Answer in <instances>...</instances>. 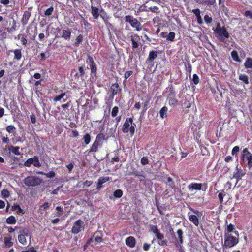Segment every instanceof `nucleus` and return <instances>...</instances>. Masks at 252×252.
<instances>
[{
    "instance_id": "1",
    "label": "nucleus",
    "mask_w": 252,
    "mask_h": 252,
    "mask_svg": "<svg viewBox=\"0 0 252 252\" xmlns=\"http://www.w3.org/2000/svg\"><path fill=\"white\" fill-rule=\"evenodd\" d=\"M104 130V126H103L100 130L101 133L97 135L95 141L89 150V152H96L98 151V147L102 145V142L103 141H106L108 140V137H106L105 135L103 133Z\"/></svg>"
},
{
    "instance_id": "2",
    "label": "nucleus",
    "mask_w": 252,
    "mask_h": 252,
    "mask_svg": "<svg viewBox=\"0 0 252 252\" xmlns=\"http://www.w3.org/2000/svg\"><path fill=\"white\" fill-rule=\"evenodd\" d=\"M149 227L151 232H152L155 235L156 238L158 240V244L160 246H166L168 245V241L167 240H163L164 236L161 233L157 225L150 224Z\"/></svg>"
},
{
    "instance_id": "3",
    "label": "nucleus",
    "mask_w": 252,
    "mask_h": 252,
    "mask_svg": "<svg viewBox=\"0 0 252 252\" xmlns=\"http://www.w3.org/2000/svg\"><path fill=\"white\" fill-rule=\"evenodd\" d=\"M216 33L217 38L222 42H225V38H229L230 37L229 33L224 27H221L220 23H218L217 27L214 30Z\"/></svg>"
},
{
    "instance_id": "4",
    "label": "nucleus",
    "mask_w": 252,
    "mask_h": 252,
    "mask_svg": "<svg viewBox=\"0 0 252 252\" xmlns=\"http://www.w3.org/2000/svg\"><path fill=\"white\" fill-rule=\"evenodd\" d=\"M135 124H133V119L132 118H127L123 126L122 131L125 133L129 132L130 135L133 136L135 132Z\"/></svg>"
},
{
    "instance_id": "5",
    "label": "nucleus",
    "mask_w": 252,
    "mask_h": 252,
    "mask_svg": "<svg viewBox=\"0 0 252 252\" xmlns=\"http://www.w3.org/2000/svg\"><path fill=\"white\" fill-rule=\"evenodd\" d=\"M18 238L19 243L24 246H28L31 243V237L27 228L22 230V234L19 235Z\"/></svg>"
},
{
    "instance_id": "6",
    "label": "nucleus",
    "mask_w": 252,
    "mask_h": 252,
    "mask_svg": "<svg viewBox=\"0 0 252 252\" xmlns=\"http://www.w3.org/2000/svg\"><path fill=\"white\" fill-rule=\"evenodd\" d=\"M23 183L28 187H35L39 185L41 180L38 177L29 176L23 180Z\"/></svg>"
},
{
    "instance_id": "7",
    "label": "nucleus",
    "mask_w": 252,
    "mask_h": 252,
    "mask_svg": "<svg viewBox=\"0 0 252 252\" xmlns=\"http://www.w3.org/2000/svg\"><path fill=\"white\" fill-rule=\"evenodd\" d=\"M167 100L170 106L173 108L176 107L178 104V100L176 98V93L172 87L169 90Z\"/></svg>"
},
{
    "instance_id": "8",
    "label": "nucleus",
    "mask_w": 252,
    "mask_h": 252,
    "mask_svg": "<svg viewBox=\"0 0 252 252\" xmlns=\"http://www.w3.org/2000/svg\"><path fill=\"white\" fill-rule=\"evenodd\" d=\"M238 242V238L232 236L231 235L225 234L224 236V243L223 245V247L225 248H231L237 244Z\"/></svg>"
},
{
    "instance_id": "9",
    "label": "nucleus",
    "mask_w": 252,
    "mask_h": 252,
    "mask_svg": "<svg viewBox=\"0 0 252 252\" xmlns=\"http://www.w3.org/2000/svg\"><path fill=\"white\" fill-rule=\"evenodd\" d=\"M125 20L126 22L129 23L131 26L135 28L136 31H140L142 30L141 24L136 18H133L130 15H126Z\"/></svg>"
},
{
    "instance_id": "10",
    "label": "nucleus",
    "mask_w": 252,
    "mask_h": 252,
    "mask_svg": "<svg viewBox=\"0 0 252 252\" xmlns=\"http://www.w3.org/2000/svg\"><path fill=\"white\" fill-rule=\"evenodd\" d=\"M241 159L244 162L245 161L247 162V165L249 169L252 168V154L248 151L247 148L243 150Z\"/></svg>"
},
{
    "instance_id": "11",
    "label": "nucleus",
    "mask_w": 252,
    "mask_h": 252,
    "mask_svg": "<svg viewBox=\"0 0 252 252\" xmlns=\"http://www.w3.org/2000/svg\"><path fill=\"white\" fill-rule=\"evenodd\" d=\"M84 229V223L81 220H77L74 223L71 230V233L77 234Z\"/></svg>"
},
{
    "instance_id": "12",
    "label": "nucleus",
    "mask_w": 252,
    "mask_h": 252,
    "mask_svg": "<svg viewBox=\"0 0 252 252\" xmlns=\"http://www.w3.org/2000/svg\"><path fill=\"white\" fill-rule=\"evenodd\" d=\"M32 164L36 167L41 166V165L37 156L28 158L24 163V165L26 167H30Z\"/></svg>"
},
{
    "instance_id": "13",
    "label": "nucleus",
    "mask_w": 252,
    "mask_h": 252,
    "mask_svg": "<svg viewBox=\"0 0 252 252\" xmlns=\"http://www.w3.org/2000/svg\"><path fill=\"white\" fill-rule=\"evenodd\" d=\"M86 63L89 65L91 70V73L95 75L97 72V66L95 63L94 62L93 58L90 55L87 56V60Z\"/></svg>"
},
{
    "instance_id": "14",
    "label": "nucleus",
    "mask_w": 252,
    "mask_h": 252,
    "mask_svg": "<svg viewBox=\"0 0 252 252\" xmlns=\"http://www.w3.org/2000/svg\"><path fill=\"white\" fill-rule=\"evenodd\" d=\"M202 186L205 187L204 189H202V190L205 191L208 188L207 183L202 184L201 183H192L188 186V189L191 191L194 190H200L202 189Z\"/></svg>"
},
{
    "instance_id": "15",
    "label": "nucleus",
    "mask_w": 252,
    "mask_h": 252,
    "mask_svg": "<svg viewBox=\"0 0 252 252\" xmlns=\"http://www.w3.org/2000/svg\"><path fill=\"white\" fill-rule=\"evenodd\" d=\"M177 238L176 237L174 242L175 245L177 247H180V245L183 243V232L181 229H179L177 231Z\"/></svg>"
},
{
    "instance_id": "16",
    "label": "nucleus",
    "mask_w": 252,
    "mask_h": 252,
    "mask_svg": "<svg viewBox=\"0 0 252 252\" xmlns=\"http://www.w3.org/2000/svg\"><path fill=\"white\" fill-rule=\"evenodd\" d=\"M121 90L122 89L117 82L112 84L110 87V91L111 92L110 96L113 98L115 95L121 92Z\"/></svg>"
},
{
    "instance_id": "17",
    "label": "nucleus",
    "mask_w": 252,
    "mask_h": 252,
    "mask_svg": "<svg viewBox=\"0 0 252 252\" xmlns=\"http://www.w3.org/2000/svg\"><path fill=\"white\" fill-rule=\"evenodd\" d=\"M130 38L132 43V49L134 50L137 48L140 44L139 36L137 34H134L130 36Z\"/></svg>"
},
{
    "instance_id": "18",
    "label": "nucleus",
    "mask_w": 252,
    "mask_h": 252,
    "mask_svg": "<svg viewBox=\"0 0 252 252\" xmlns=\"http://www.w3.org/2000/svg\"><path fill=\"white\" fill-rule=\"evenodd\" d=\"M71 30L67 28L66 29H63L62 31L61 37L63 38L65 40L69 41L71 39Z\"/></svg>"
},
{
    "instance_id": "19",
    "label": "nucleus",
    "mask_w": 252,
    "mask_h": 252,
    "mask_svg": "<svg viewBox=\"0 0 252 252\" xmlns=\"http://www.w3.org/2000/svg\"><path fill=\"white\" fill-rule=\"evenodd\" d=\"M31 16V12L30 11L26 10L24 12L21 19V23L23 26L27 24Z\"/></svg>"
},
{
    "instance_id": "20",
    "label": "nucleus",
    "mask_w": 252,
    "mask_h": 252,
    "mask_svg": "<svg viewBox=\"0 0 252 252\" xmlns=\"http://www.w3.org/2000/svg\"><path fill=\"white\" fill-rule=\"evenodd\" d=\"M158 52L156 51H150L148 57L146 60V63L148 64L153 62L158 57Z\"/></svg>"
},
{
    "instance_id": "21",
    "label": "nucleus",
    "mask_w": 252,
    "mask_h": 252,
    "mask_svg": "<svg viewBox=\"0 0 252 252\" xmlns=\"http://www.w3.org/2000/svg\"><path fill=\"white\" fill-rule=\"evenodd\" d=\"M126 244L130 248H134L136 245V240L134 237L129 236L125 241Z\"/></svg>"
},
{
    "instance_id": "22",
    "label": "nucleus",
    "mask_w": 252,
    "mask_h": 252,
    "mask_svg": "<svg viewBox=\"0 0 252 252\" xmlns=\"http://www.w3.org/2000/svg\"><path fill=\"white\" fill-rule=\"evenodd\" d=\"M188 218L189 220L196 226H198L199 225V221L198 217L196 215L190 214V213H188Z\"/></svg>"
},
{
    "instance_id": "23",
    "label": "nucleus",
    "mask_w": 252,
    "mask_h": 252,
    "mask_svg": "<svg viewBox=\"0 0 252 252\" xmlns=\"http://www.w3.org/2000/svg\"><path fill=\"white\" fill-rule=\"evenodd\" d=\"M246 174L244 170H242L241 167H238V166L236 167L235 171L233 172V177H243Z\"/></svg>"
},
{
    "instance_id": "24",
    "label": "nucleus",
    "mask_w": 252,
    "mask_h": 252,
    "mask_svg": "<svg viewBox=\"0 0 252 252\" xmlns=\"http://www.w3.org/2000/svg\"><path fill=\"white\" fill-rule=\"evenodd\" d=\"M14 53V59L19 61L21 59L22 57V51L20 49H16L14 50L11 51Z\"/></svg>"
},
{
    "instance_id": "25",
    "label": "nucleus",
    "mask_w": 252,
    "mask_h": 252,
    "mask_svg": "<svg viewBox=\"0 0 252 252\" xmlns=\"http://www.w3.org/2000/svg\"><path fill=\"white\" fill-rule=\"evenodd\" d=\"M196 2L206 5H213L216 3V0H194Z\"/></svg>"
},
{
    "instance_id": "26",
    "label": "nucleus",
    "mask_w": 252,
    "mask_h": 252,
    "mask_svg": "<svg viewBox=\"0 0 252 252\" xmlns=\"http://www.w3.org/2000/svg\"><path fill=\"white\" fill-rule=\"evenodd\" d=\"M91 10V13L93 15V18L95 19H97L99 16L98 8L92 5Z\"/></svg>"
},
{
    "instance_id": "27",
    "label": "nucleus",
    "mask_w": 252,
    "mask_h": 252,
    "mask_svg": "<svg viewBox=\"0 0 252 252\" xmlns=\"http://www.w3.org/2000/svg\"><path fill=\"white\" fill-rule=\"evenodd\" d=\"M81 19L83 22L82 25H84L85 29L87 31H91L92 30V25L88 22V21L84 17H81Z\"/></svg>"
},
{
    "instance_id": "28",
    "label": "nucleus",
    "mask_w": 252,
    "mask_h": 252,
    "mask_svg": "<svg viewBox=\"0 0 252 252\" xmlns=\"http://www.w3.org/2000/svg\"><path fill=\"white\" fill-rule=\"evenodd\" d=\"M168 108L164 106L159 111L160 117L162 119L166 118L167 116Z\"/></svg>"
},
{
    "instance_id": "29",
    "label": "nucleus",
    "mask_w": 252,
    "mask_h": 252,
    "mask_svg": "<svg viewBox=\"0 0 252 252\" xmlns=\"http://www.w3.org/2000/svg\"><path fill=\"white\" fill-rule=\"evenodd\" d=\"M4 243L5 247L6 248H9L13 245V243L12 242L11 237H6L4 238Z\"/></svg>"
},
{
    "instance_id": "30",
    "label": "nucleus",
    "mask_w": 252,
    "mask_h": 252,
    "mask_svg": "<svg viewBox=\"0 0 252 252\" xmlns=\"http://www.w3.org/2000/svg\"><path fill=\"white\" fill-rule=\"evenodd\" d=\"M12 210L13 211H16L18 214H24L25 213V212L22 209H21L20 205L18 204L14 205L12 207Z\"/></svg>"
},
{
    "instance_id": "31",
    "label": "nucleus",
    "mask_w": 252,
    "mask_h": 252,
    "mask_svg": "<svg viewBox=\"0 0 252 252\" xmlns=\"http://www.w3.org/2000/svg\"><path fill=\"white\" fill-rule=\"evenodd\" d=\"M9 150L16 155H20L21 154L19 152V147L11 145L9 147Z\"/></svg>"
},
{
    "instance_id": "32",
    "label": "nucleus",
    "mask_w": 252,
    "mask_h": 252,
    "mask_svg": "<svg viewBox=\"0 0 252 252\" xmlns=\"http://www.w3.org/2000/svg\"><path fill=\"white\" fill-rule=\"evenodd\" d=\"M85 66L84 65H82L78 68V73H76L75 75V77H77L78 78L79 77H82L85 75Z\"/></svg>"
},
{
    "instance_id": "33",
    "label": "nucleus",
    "mask_w": 252,
    "mask_h": 252,
    "mask_svg": "<svg viewBox=\"0 0 252 252\" xmlns=\"http://www.w3.org/2000/svg\"><path fill=\"white\" fill-rule=\"evenodd\" d=\"M83 38L84 37L83 35H78L75 39L74 45L76 46H78L80 44H81L83 42Z\"/></svg>"
},
{
    "instance_id": "34",
    "label": "nucleus",
    "mask_w": 252,
    "mask_h": 252,
    "mask_svg": "<svg viewBox=\"0 0 252 252\" xmlns=\"http://www.w3.org/2000/svg\"><path fill=\"white\" fill-rule=\"evenodd\" d=\"M82 139L86 145L89 144L91 140V135L90 133H86L83 137Z\"/></svg>"
},
{
    "instance_id": "35",
    "label": "nucleus",
    "mask_w": 252,
    "mask_h": 252,
    "mask_svg": "<svg viewBox=\"0 0 252 252\" xmlns=\"http://www.w3.org/2000/svg\"><path fill=\"white\" fill-rule=\"evenodd\" d=\"M239 79L243 81L245 84H249V78L248 76L245 74H241L239 76Z\"/></svg>"
},
{
    "instance_id": "36",
    "label": "nucleus",
    "mask_w": 252,
    "mask_h": 252,
    "mask_svg": "<svg viewBox=\"0 0 252 252\" xmlns=\"http://www.w3.org/2000/svg\"><path fill=\"white\" fill-rule=\"evenodd\" d=\"M231 55L233 60L237 62H240L241 60L240 59L238 53L236 50H233L231 53Z\"/></svg>"
},
{
    "instance_id": "37",
    "label": "nucleus",
    "mask_w": 252,
    "mask_h": 252,
    "mask_svg": "<svg viewBox=\"0 0 252 252\" xmlns=\"http://www.w3.org/2000/svg\"><path fill=\"white\" fill-rule=\"evenodd\" d=\"M166 183L168 184L171 189H175V184L170 177H168L167 178V181L166 182Z\"/></svg>"
},
{
    "instance_id": "38",
    "label": "nucleus",
    "mask_w": 252,
    "mask_h": 252,
    "mask_svg": "<svg viewBox=\"0 0 252 252\" xmlns=\"http://www.w3.org/2000/svg\"><path fill=\"white\" fill-rule=\"evenodd\" d=\"M244 66L246 68H252V59L251 58H247Z\"/></svg>"
},
{
    "instance_id": "39",
    "label": "nucleus",
    "mask_w": 252,
    "mask_h": 252,
    "mask_svg": "<svg viewBox=\"0 0 252 252\" xmlns=\"http://www.w3.org/2000/svg\"><path fill=\"white\" fill-rule=\"evenodd\" d=\"M175 33L173 32H170L167 36L166 40L168 41L173 42L174 40Z\"/></svg>"
},
{
    "instance_id": "40",
    "label": "nucleus",
    "mask_w": 252,
    "mask_h": 252,
    "mask_svg": "<svg viewBox=\"0 0 252 252\" xmlns=\"http://www.w3.org/2000/svg\"><path fill=\"white\" fill-rule=\"evenodd\" d=\"M6 222L9 224H14L16 222V220L13 216H10L6 219Z\"/></svg>"
},
{
    "instance_id": "41",
    "label": "nucleus",
    "mask_w": 252,
    "mask_h": 252,
    "mask_svg": "<svg viewBox=\"0 0 252 252\" xmlns=\"http://www.w3.org/2000/svg\"><path fill=\"white\" fill-rule=\"evenodd\" d=\"M123 194V191L120 189H118L114 192L113 195L115 198H120L122 196Z\"/></svg>"
},
{
    "instance_id": "42",
    "label": "nucleus",
    "mask_w": 252,
    "mask_h": 252,
    "mask_svg": "<svg viewBox=\"0 0 252 252\" xmlns=\"http://www.w3.org/2000/svg\"><path fill=\"white\" fill-rule=\"evenodd\" d=\"M6 130L9 133H13L15 132L16 128L13 125H9L6 127Z\"/></svg>"
},
{
    "instance_id": "43",
    "label": "nucleus",
    "mask_w": 252,
    "mask_h": 252,
    "mask_svg": "<svg viewBox=\"0 0 252 252\" xmlns=\"http://www.w3.org/2000/svg\"><path fill=\"white\" fill-rule=\"evenodd\" d=\"M110 180V178L109 177H101L98 179V182H99V184L102 185Z\"/></svg>"
},
{
    "instance_id": "44",
    "label": "nucleus",
    "mask_w": 252,
    "mask_h": 252,
    "mask_svg": "<svg viewBox=\"0 0 252 252\" xmlns=\"http://www.w3.org/2000/svg\"><path fill=\"white\" fill-rule=\"evenodd\" d=\"M226 193L224 191V190H222L221 192L219 193L218 195V198L219 199L220 203V204H222L223 201V198L224 196H225Z\"/></svg>"
},
{
    "instance_id": "45",
    "label": "nucleus",
    "mask_w": 252,
    "mask_h": 252,
    "mask_svg": "<svg viewBox=\"0 0 252 252\" xmlns=\"http://www.w3.org/2000/svg\"><path fill=\"white\" fill-rule=\"evenodd\" d=\"M53 11H54L53 7L51 6L45 10L44 14H45V15H46L47 16H49L52 14Z\"/></svg>"
},
{
    "instance_id": "46",
    "label": "nucleus",
    "mask_w": 252,
    "mask_h": 252,
    "mask_svg": "<svg viewBox=\"0 0 252 252\" xmlns=\"http://www.w3.org/2000/svg\"><path fill=\"white\" fill-rule=\"evenodd\" d=\"M185 65V70L186 72H189V73L191 72L192 70V65L189 62H188Z\"/></svg>"
},
{
    "instance_id": "47",
    "label": "nucleus",
    "mask_w": 252,
    "mask_h": 252,
    "mask_svg": "<svg viewBox=\"0 0 252 252\" xmlns=\"http://www.w3.org/2000/svg\"><path fill=\"white\" fill-rule=\"evenodd\" d=\"M133 74V71H126L124 74V82H126V80L127 78H128L131 75Z\"/></svg>"
},
{
    "instance_id": "48",
    "label": "nucleus",
    "mask_w": 252,
    "mask_h": 252,
    "mask_svg": "<svg viewBox=\"0 0 252 252\" xmlns=\"http://www.w3.org/2000/svg\"><path fill=\"white\" fill-rule=\"evenodd\" d=\"M119 111V108L118 106H114L111 111V116L113 117H115L117 115Z\"/></svg>"
},
{
    "instance_id": "49",
    "label": "nucleus",
    "mask_w": 252,
    "mask_h": 252,
    "mask_svg": "<svg viewBox=\"0 0 252 252\" xmlns=\"http://www.w3.org/2000/svg\"><path fill=\"white\" fill-rule=\"evenodd\" d=\"M1 195L5 198H7L10 196V192L7 189H3L1 191Z\"/></svg>"
},
{
    "instance_id": "50",
    "label": "nucleus",
    "mask_w": 252,
    "mask_h": 252,
    "mask_svg": "<svg viewBox=\"0 0 252 252\" xmlns=\"http://www.w3.org/2000/svg\"><path fill=\"white\" fill-rule=\"evenodd\" d=\"M192 81H193V83L195 85H197L199 83V79L198 75L196 74H194L193 75Z\"/></svg>"
},
{
    "instance_id": "51",
    "label": "nucleus",
    "mask_w": 252,
    "mask_h": 252,
    "mask_svg": "<svg viewBox=\"0 0 252 252\" xmlns=\"http://www.w3.org/2000/svg\"><path fill=\"white\" fill-rule=\"evenodd\" d=\"M65 93L64 92V93H62L61 94H60L59 95L55 97L54 98V101L55 102H57V101H60L62 98H63V97L65 96Z\"/></svg>"
},
{
    "instance_id": "52",
    "label": "nucleus",
    "mask_w": 252,
    "mask_h": 252,
    "mask_svg": "<svg viewBox=\"0 0 252 252\" xmlns=\"http://www.w3.org/2000/svg\"><path fill=\"white\" fill-rule=\"evenodd\" d=\"M189 208L190 210L193 213H194L195 215H196L197 216L200 217L202 215V212H200L198 210H195L191 207H189Z\"/></svg>"
},
{
    "instance_id": "53",
    "label": "nucleus",
    "mask_w": 252,
    "mask_h": 252,
    "mask_svg": "<svg viewBox=\"0 0 252 252\" xmlns=\"http://www.w3.org/2000/svg\"><path fill=\"white\" fill-rule=\"evenodd\" d=\"M155 204H156V206L157 209L158 210L159 213L162 214V213L161 212V210H160L161 208V206L160 205V203L156 197L155 198Z\"/></svg>"
},
{
    "instance_id": "54",
    "label": "nucleus",
    "mask_w": 252,
    "mask_h": 252,
    "mask_svg": "<svg viewBox=\"0 0 252 252\" xmlns=\"http://www.w3.org/2000/svg\"><path fill=\"white\" fill-rule=\"evenodd\" d=\"M141 163L143 165H147L149 163V160L146 157H143L141 159Z\"/></svg>"
},
{
    "instance_id": "55",
    "label": "nucleus",
    "mask_w": 252,
    "mask_h": 252,
    "mask_svg": "<svg viewBox=\"0 0 252 252\" xmlns=\"http://www.w3.org/2000/svg\"><path fill=\"white\" fill-rule=\"evenodd\" d=\"M234 229V225L231 223L229 224L227 226V231L228 233H231L233 231Z\"/></svg>"
},
{
    "instance_id": "56",
    "label": "nucleus",
    "mask_w": 252,
    "mask_h": 252,
    "mask_svg": "<svg viewBox=\"0 0 252 252\" xmlns=\"http://www.w3.org/2000/svg\"><path fill=\"white\" fill-rule=\"evenodd\" d=\"M204 21L207 24H210L212 22V18L209 17L208 15L204 16Z\"/></svg>"
},
{
    "instance_id": "57",
    "label": "nucleus",
    "mask_w": 252,
    "mask_h": 252,
    "mask_svg": "<svg viewBox=\"0 0 252 252\" xmlns=\"http://www.w3.org/2000/svg\"><path fill=\"white\" fill-rule=\"evenodd\" d=\"M45 175H46V177L51 178L54 177L56 174H55V172H54L53 171H51L49 172L48 173L45 174Z\"/></svg>"
},
{
    "instance_id": "58",
    "label": "nucleus",
    "mask_w": 252,
    "mask_h": 252,
    "mask_svg": "<svg viewBox=\"0 0 252 252\" xmlns=\"http://www.w3.org/2000/svg\"><path fill=\"white\" fill-rule=\"evenodd\" d=\"M240 148L238 146H235L232 150V154L233 155H234L235 154H237V153L239 151Z\"/></svg>"
},
{
    "instance_id": "59",
    "label": "nucleus",
    "mask_w": 252,
    "mask_h": 252,
    "mask_svg": "<svg viewBox=\"0 0 252 252\" xmlns=\"http://www.w3.org/2000/svg\"><path fill=\"white\" fill-rule=\"evenodd\" d=\"M63 187V185L62 184L61 186H59L57 188H56L55 189H54L52 191V194H58V192L59 191V190Z\"/></svg>"
},
{
    "instance_id": "60",
    "label": "nucleus",
    "mask_w": 252,
    "mask_h": 252,
    "mask_svg": "<svg viewBox=\"0 0 252 252\" xmlns=\"http://www.w3.org/2000/svg\"><path fill=\"white\" fill-rule=\"evenodd\" d=\"M149 103V99H148L147 101H145L143 103V109H144V111H146L148 109Z\"/></svg>"
},
{
    "instance_id": "61",
    "label": "nucleus",
    "mask_w": 252,
    "mask_h": 252,
    "mask_svg": "<svg viewBox=\"0 0 252 252\" xmlns=\"http://www.w3.org/2000/svg\"><path fill=\"white\" fill-rule=\"evenodd\" d=\"M192 12L196 17L200 15V11L198 8L192 10Z\"/></svg>"
},
{
    "instance_id": "62",
    "label": "nucleus",
    "mask_w": 252,
    "mask_h": 252,
    "mask_svg": "<svg viewBox=\"0 0 252 252\" xmlns=\"http://www.w3.org/2000/svg\"><path fill=\"white\" fill-rule=\"evenodd\" d=\"M21 42L23 45L26 46L27 44V40L25 37L22 36L21 38Z\"/></svg>"
},
{
    "instance_id": "63",
    "label": "nucleus",
    "mask_w": 252,
    "mask_h": 252,
    "mask_svg": "<svg viewBox=\"0 0 252 252\" xmlns=\"http://www.w3.org/2000/svg\"><path fill=\"white\" fill-rule=\"evenodd\" d=\"M150 246H151L150 244L145 243L144 244L143 247V250L145 251H147L149 250Z\"/></svg>"
},
{
    "instance_id": "64",
    "label": "nucleus",
    "mask_w": 252,
    "mask_h": 252,
    "mask_svg": "<svg viewBox=\"0 0 252 252\" xmlns=\"http://www.w3.org/2000/svg\"><path fill=\"white\" fill-rule=\"evenodd\" d=\"M49 207L48 202H46L40 206V209L46 210Z\"/></svg>"
}]
</instances>
